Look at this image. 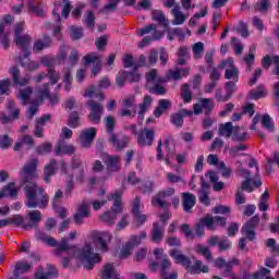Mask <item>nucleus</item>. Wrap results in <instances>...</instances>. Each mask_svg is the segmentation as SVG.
Returning a JSON list of instances; mask_svg holds the SVG:
<instances>
[{"mask_svg":"<svg viewBox=\"0 0 279 279\" xmlns=\"http://www.w3.org/2000/svg\"><path fill=\"white\" fill-rule=\"evenodd\" d=\"M52 147L51 143L41 144L36 148V154L38 156H45V154L51 153Z\"/></svg>","mask_w":279,"mask_h":279,"instance_id":"59","label":"nucleus"},{"mask_svg":"<svg viewBox=\"0 0 279 279\" xmlns=\"http://www.w3.org/2000/svg\"><path fill=\"white\" fill-rule=\"evenodd\" d=\"M34 94V87L27 86L23 89H20V93L17 95L19 99H21L23 106H27V102L29 101V97Z\"/></svg>","mask_w":279,"mask_h":279,"instance_id":"42","label":"nucleus"},{"mask_svg":"<svg viewBox=\"0 0 279 279\" xmlns=\"http://www.w3.org/2000/svg\"><path fill=\"white\" fill-rule=\"evenodd\" d=\"M258 223H260V217L255 215L242 227V233L245 234L248 241H254L256 239V232L254 230H256Z\"/></svg>","mask_w":279,"mask_h":279,"instance_id":"15","label":"nucleus"},{"mask_svg":"<svg viewBox=\"0 0 279 279\" xmlns=\"http://www.w3.org/2000/svg\"><path fill=\"white\" fill-rule=\"evenodd\" d=\"M234 132V126H232V122H226L221 124L219 128L220 136H226V138H230Z\"/></svg>","mask_w":279,"mask_h":279,"instance_id":"47","label":"nucleus"},{"mask_svg":"<svg viewBox=\"0 0 279 279\" xmlns=\"http://www.w3.org/2000/svg\"><path fill=\"white\" fill-rule=\"evenodd\" d=\"M175 193L174 187H168L167 190L159 192L156 196L153 197V206H158L159 208H169L171 203L167 202L171 195Z\"/></svg>","mask_w":279,"mask_h":279,"instance_id":"8","label":"nucleus"},{"mask_svg":"<svg viewBox=\"0 0 279 279\" xmlns=\"http://www.w3.org/2000/svg\"><path fill=\"white\" fill-rule=\"evenodd\" d=\"M101 158L106 167L107 175H112V173L121 171V157L105 154Z\"/></svg>","mask_w":279,"mask_h":279,"instance_id":"5","label":"nucleus"},{"mask_svg":"<svg viewBox=\"0 0 279 279\" xmlns=\"http://www.w3.org/2000/svg\"><path fill=\"white\" fill-rule=\"evenodd\" d=\"M251 99H263V97H267V89L265 85H258L257 88L252 89L250 92Z\"/></svg>","mask_w":279,"mask_h":279,"instance_id":"45","label":"nucleus"},{"mask_svg":"<svg viewBox=\"0 0 279 279\" xmlns=\"http://www.w3.org/2000/svg\"><path fill=\"white\" fill-rule=\"evenodd\" d=\"M84 60V64H94L93 69H92V75L94 77H97V75H99V73L101 72V56H98L95 52H92L87 56H85L83 58Z\"/></svg>","mask_w":279,"mask_h":279,"instance_id":"17","label":"nucleus"},{"mask_svg":"<svg viewBox=\"0 0 279 279\" xmlns=\"http://www.w3.org/2000/svg\"><path fill=\"white\" fill-rule=\"evenodd\" d=\"M12 143H14V140H12L10 135H0V149H10V147H12Z\"/></svg>","mask_w":279,"mask_h":279,"instance_id":"54","label":"nucleus"},{"mask_svg":"<svg viewBox=\"0 0 279 279\" xmlns=\"http://www.w3.org/2000/svg\"><path fill=\"white\" fill-rule=\"evenodd\" d=\"M165 239V225H160V222H154L153 229L150 232V241L153 243H162Z\"/></svg>","mask_w":279,"mask_h":279,"instance_id":"22","label":"nucleus"},{"mask_svg":"<svg viewBox=\"0 0 279 279\" xmlns=\"http://www.w3.org/2000/svg\"><path fill=\"white\" fill-rule=\"evenodd\" d=\"M167 82H169V76L158 78V81L149 87V93H153V95H167V88L162 86V84Z\"/></svg>","mask_w":279,"mask_h":279,"instance_id":"31","label":"nucleus"},{"mask_svg":"<svg viewBox=\"0 0 279 279\" xmlns=\"http://www.w3.org/2000/svg\"><path fill=\"white\" fill-rule=\"evenodd\" d=\"M218 169L221 171L222 178H230V175H232V168L227 167L223 161L218 163Z\"/></svg>","mask_w":279,"mask_h":279,"instance_id":"62","label":"nucleus"},{"mask_svg":"<svg viewBox=\"0 0 279 279\" xmlns=\"http://www.w3.org/2000/svg\"><path fill=\"white\" fill-rule=\"evenodd\" d=\"M154 138H156V133L148 128L142 129L136 136L140 147H151L154 145Z\"/></svg>","mask_w":279,"mask_h":279,"instance_id":"12","label":"nucleus"},{"mask_svg":"<svg viewBox=\"0 0 279 279\" xmlns=\"http://www.w3.org/2000/svg\"><path fill=\"white\" fill-rule=\"evenodd\" d=\"M262 128L267 130L268 132H275L276 126L274 125V120H271V117L268 113H265L262 117Z\"/></svg>","mask_w":279,"mask_h":279,"instance_id":"49","label":"nucleus"},{"mask_svg":"<svg viewBox=\"0 0 279 279\" xmlns=\"http://www.w3.org/2000/svg\"><path fill=\"white\" fill-rule=\"evenodd\" d=\"M193 53H194L195 60H199V58H202V53H204V43L198 41L194 44Z\"/></svg>","mask_w":279,"mask_h":279,"instance_id":"61","label":"nucleus"},{"mask_svg":"<svg viewBox=\"0 0 279 279\" xmlns=\"http://www.w3.org/2000/svg\"><path fill=\"white\" fill-rule=\"evenodd\" d=\"M169 255L175 260L178 265L185 267V269H187V271L192 275L208 274L209 271L208 266H204V263H202L199 259H197L194 265L191 266V257L182 254V251L179 248H171L169 251Z\"/></svg>","mask_w":279,"mask_h":279,"instance_id":"3","label":"nucleus"},{"mask_svg":"<svg viewBox=\"0 0 279 279\" xmlns=\"http://www.w3.org/2000/svg\"><path fill=\"white\" fill-rule=\"evenodd\" d=\"M218 69H227L225 72L226 80H234V82H239V68L234 66V60L229 58L222 61Z\"/></svg>","mask_w":279,"mask_h":279,"instance_id":"13","label":"nucleus"},{"mask_svg":"<svg viewBox=\"0 0 279 279\" xmlns=\"http://www.w3.org/2000/svg\"><path fill=\"white\" fill-rule=\"evenodd\" d=\"M169 271H171V260L169 257H163L160 262V276L166 277L169 276Z\"/></svg>","mask_w":279,"mask_h":279,"instance_id":"50","label":"nucleus"},{"mask_svg":"<svg viewBox=\"0 0 279 279\" xmlns=\"http://www.w3.org/2000/svg\"><path fill=\"white\" fill-rule=\"evenodd\" d=\"M52 40L51 37L48 35H44L43 39H38L33 45V51L34 53H40L43 49H49L51 47Z\"/></svg>","mask_w":279,"mask_h":279,"instance_id":"28","label":"nucleus"},{"mask_svg":"<svg viewBox=\"0 0 279 279\" xmlns=\"http://www.w3.org/2000/svg\"><path fill=\"white\" fill-rule=\"evenodd\" d=\"M56 171H58V161L51 159L44 168V181L47 183L51 182V177L56 175Z\"/></svg>","mask_w":279,"mask_h":279,"instance_id":"29","label":"nucleus"},{"mask_svg":"<svg viewBox=\"0 0 279 279\" xmlns=\"http://www.w3.org/2000/svg\"><path fill=\"white\" fill-rule=\"evenodd\" d=\"M175 193L174 187H168L167 190L159 192L156 196L153 197V206H158L159 208H169L171 203L167 202L171 195Z\"/></svg>","mask_w":279,"mask_h":279,"instance_id":"7","label":"nucleus"},{"mask_svg":"<svg viewBox=\"0 0 279 279\" xmlns=\"http://www.w3.org/2000/svg\"><path fill=\"white\" fill-rule=\"evenodd\" d=\"M166 243L169 247H182V241L178 236H168Z\"/></svg>","mask_w":279,"mask_h":279,"instance_id":"64","label":"nucleus"},{"mask_svg":"<svg viewBox=\"0 0 279 279\" xmlns=\"http://www.w3.org/2000/svg\"><path fill=\"white\" fill-rule=\"evenodd\" d=\"M62 252H68L66 256L61 260V265L64 269L69 267L71 256H76L78 260L85 263L84 269L89 271L95 268L96 263L101 262V255H99V253H95V245L93 242L86 243L83 248H77V246L69 243V239L62 238L58 247L53 250V254L54 256L60 257L62 256Z\"/></svg>","mask_w":279,"mask_h":279,"instance_id":"2","label":"nucleus"},{"mask_svg":"<svg viewBox=\"0 0 279 279\" xmlns=\"http://www.w3.org/2000/svg\"><path fill=\"white\" fill-rule=\"evenodd\" d=\"M27 217L29 218V222L23 225L24 230H32V228H36V226L43 221V214L40 210H33L27 214Z\"/></svg>","mask_w":279,"mask_h":279,"instance_id":"24","label":"nucleus"},{"mask_svg":"<svg viewBox=\"0 0 279 279\" xmlns=\"http://www.w3.org/2000/svg\"><path fill=\"white\" fill-rule=\"evenodd\" d=\"M189 73H191V69L189 68L178 69L175 71L170 70L166 77H169V80H171L172 77L174 81H179L182 80V77H186Z\"/></svg>","mask_w":279,"mask_h":279,"instance_id":"39","label":"nucleus"},{"mask_svg":"<svg viewBox=\"0 0 279 279\" xmlns=\"http://www.w3.org/2000/svg\"><path fill=\"white\" fill-rule=\"evenodd\" d=\"M175 193L174 187H168L167 190L159 192L156 196L153 197V206H158L159 208H169L171 203L167 202L171 195Z\"/></svg>","mask_w":279,"mask_h":279,"instance_id":"9","label":"nucleus"},{"mask_svg":"<svg viewBox=\"0 0 279 279\" xmlns=\"http://www.w3.org/2000/svg\"><path fill=\"white\" fill-rule=\"evenodd\" d=\"M86 106L89 108L90 112L88 114V119L90 123H101V117L104 116V105L97 102L96 100H88Z\"/></svg>","mask_w":279,"mask_h":279,"instance_id":"6","label":"nucleus"},{"mask_svg":"<svg viewBox=\"0 0 279 279\" xmlns=\"http://www.w3.org/2000/svg\"><path fill=\"white\" fill-rule=\"evenodd\" d=\"M28 10L29 12H33V14H36V16H39L43 19L45 16V10H43V2H34V0H28Z\"/></svg>","mask_w":279,"mask_h":279,"instance_id":"38","label":"nucleus"},{"mask_svg":"<svg viewBox=\"0 0 279 279\" xmlns=\"http://www.w3.org/2000/svg\"><path fill=\"white\" fill-rule=\"evenodd\" d=\"M171 106H173V102L169 99H160L158 101V106L155 108L154 116L156 119H160L165 112H169L171 110Z\"/></svg>","mask_w":279,"mask_h":279,"instance_id":"26","label":"nucleus"},{"mask_svg":"<svg viewBox=\"0 0 279 279\" xmlns=\"http://www.w3.org/2000/svg\"><path fill=\"white\" fill-rule=\"evenodd\" d=\"M236 265H239V259H236V258L227 262L225 267H223V269H225L223 272H222L223 278H227V276L230 277V274H234V272H232V269Z\"/></svg>","mask_w":279,"mask_h":279,"instance_id":"52","label":"nucleus"},{"mask_svg":"<svg viewBox=\"0 0 279 279\" xmlns=\"http://www.w3.org/2000/svg\"><path fill=\"white\" fill-rule=\"evenodd\" d=\"M153 101H154V98H151V96L149 95H146L144 96L143 102L138 105L140 111H138L137 120L140 121V123H143V119H145V112L149 110V107L151 106Z\"/></svg>","mask_w":279,"mask_h":279,"instance_id":"32","label":"nucleus"},{"mask_svg":"<svg viewBox=\"0 0 279 279\" xmlns=\"http://www.w3.org/2000/svg\"><path fill=\"white\" fill-rule=\"evenodd\" d=\"M151 19L162 27H169V20L165 16V12L160 10H154L151 12Z\"/></svg>","mask_w":279,"mask_h":279,"instance_id":"37","label":"nucleus"},{"mask_svg":"<svg viewBox=\"0 0 279 279\" xmlns=\"http://www.w3.org/2000/svg\"><path fill=\"white\" fill-rule=\"evenodd\" d=\"M83 23L87 27V29H93L95 27V13L93 11H87L84 16Z\"/></svg>","mask_w":279,"mask_h":279,"instance_id":"51","label":"nucleus"},{"mask_svg":"<svg viewBox=\"0 0 279 279\" xmlns=\"http://www.w3.org/2000/svg\"><path fill=\"white\" fill-rule=\"evenodd\" d=\"M111 199L114 201L111 211H105L104 215L100 216V221L110 227L117 223V215H121V213H123V207L121 206V194L114 193L109 195L108 202H111Z\"/></svg>","mask_w":279,"mask_h":279,"instance_id":"4","label":"nucleus"},{"mask_svg":"<svg viewBox=\"0 0 279 279\" xmlns=\"http://www.w3.org/2000/svg\"><path fill=\"white\" fill-rule=\"evenodd\" d=\"M87 217H90V208L86 203H83L78 206L77 213L74 214V223H76V226H82L84 219Z\"/></svg>","mask_w":279,"mask_h":279,"instance_id":"23","label":"nucleus"},{"mask_svg":"<svg viewBox=\"0 0 279 279\" xmlns=\"http://www.w3.org/2000/svg\"><path fill=\"white\" fill-rule=\"evenodd\" d=\"M247 149V145L239 144L229 149L230 156L236 158V156H245V154H239V151H245Z\"/></svg>","mask_w":279,"mask_h":279,"instance_id":"56","label":"nucleus"},{"mask_svg":"<svg viewBox=\"0 0 279 279\" xmlns=\"http://www.w3.org/2000/svg\"><path fill=\"white\" fill-rule=\"evenodd\" d=\"M195 252H197L201 256H204L207 263H213V252H210L208 246H205L204 244H197L195 246Z\"/></svg>","mask_w":279,"mask_h":279,"instance_id":"41","label":"nucleus"},{"mask_svg":"<svg viewBox=\"0 0 279 279\" xmlns=\"http://www.w3.org/2000/svg\"><path fill=\"white\" fill-rule=\"evenodd\" d=\"M43 104V97H36L31 101V107L27 110V118L34 119V116L38 112V106Z\"/></svg>","mask_w":279,"mask_h":279,"instance_id":"43","label":"nucleus"},{"mask_svg":"<svg viewBox=\"0 0 279 279\" xmlns=\"http://www.w3.org/2000/svg\"><path fill=\"white\" fill-rule=\"evenodd\" d=\"M181 99L185 102V104H191V101H193V92H191V88L189 87V84H183L181 86Z\"/></svg>","mask_w":279,"mask_h":279,"instance_id":"44","label":"nucleus"},{"mask_svg":"<svg viewBox=\"0 0 279 279\" xmlns=\"http://www.w3.org/2000/svg\"><path fill=\"white\" fill-rule=\"evenodd\" d=\"M269 5H271V2L269 0H259L255 5L256 12H269Z\"/></svg>","mask_w":279,"mask_h":279,"instance_id":"57","label":"nucleus"},{"mask_svg":"<svg viewBox=\"0 0 279 279\" xmlns=\"http://www.w3.org/2000/svg\"><path fill=\"white\" fill-rule=\"evenodd\" d=\"M198 223H201L203 228H207V230H217V226L215 225V217H213V215H206L202 217Z\"/></svg>","mask_w":279,"mask_h":279,"instance_id":"40","label":"nucleus"},{"mask_svg":"<svg viewBox=\"0 0 279 279\" xmlns=\"http://www.w3.org/2000/svg\"><path fill=\"white\" fill-rule=\"evenodd\" d=\"M97 136V129L89 128L81 131L77 143L83 149H88L93 145V141Z\"/></svg>","mask_w":279,"mask_h":279,"instance_id":"10","label":"nucleus"},{"mask_svg":"<svg viewBox=\"0 0 279 279\" xmlns=\"http://www.w3.org/2000/svg\"><path fill=\"white\" fill-rule=\"evenodd\" d=\"M13 43L24 51L25 56H32V52L29 51V47L32 46V36L27 34L17 35L16 37H13Z\"/></svg>","mask_w":279,"mask_h":279,"instance_id":"18","label":"nucleus"},{"mask_svg":"<svg viewBox=\"0 0 279 279\" xmlns=\"http://www.w3.org/2000/svg\"><path fill=\"white\" fill-rule=\"evenodd\" d=\"M17 61L20 62L21 66L31 72L37 71V69L40 66V63L29 60V56H25V53L24 56H19Z\"/></svg>","mask_w":279,"mask_h":279,"instance_id":"27","label":"nucleus"},{"mask_svg":"<svg viewBox=\"0 0 279 279\" xmlns=\"http://www.w3.org/2000/svg\"><path fill=\"white\" fill-rule=\"evenodd\" d=\"M47 272H44L43 270H38L35 274V279H51L52 276H58V270H56V266L48 264L47 265Z\"/></svg>","mask_w":279,"mask_h":279,"instance_id":"35","label":"nucleus"},{"mask_svg":"<svg viewBox=\"0 0 279 279\" xmlns=\"http://www.w3.org/2000/svg\"><path fill=\"white\" fill-rule=\"evenodd\" d=\"M143 239H147V232L145 231H142L140 235H131L126 243L134 248L141 245Z\"/></svg>","mask_w":279,"mask_h":279,"instance_id":"48","label":"nucleus"},{"mask_svg":"<svg viewBox=\"0 0 279 279\" xmlns=\"http://www.w3.org/2000/svg\"><path fill=\"white\" fill-rule=\"evenodd\" d=\"M36 239L37 241H43V243H46V245H49V247H58L60 245V242H58V240H56L54 238H51L49 235H47V233H43L40 231H38L36 233Z\"/></svg>","mask_w":279,"mask_h":279,"instance_id":"34","label":"nucleus"},{"mask_svg":"<svg viewBox=\"0 0 279 279\" xmlns=\"http://www.w3.org/2000/svg\"><path fill=\"white\" fill-rule=\"evenodd\" d=\"M125 82H128V71H120L116 76V84L119 88H123L125 86Z\"/></svg>","mask_w":279,"mask_h":279,"instance_id":"58","label":"nucleus"},{"mask_svg":"<svg viewBox=\"0 0 279 279\" xmlns=\"http://www.w3.org/2000/svg\"><path fill=\"white\" fill-rule=\"evenodd\" d=\"M70 36L72 40H80L84 36V29L80 26L72 25L70 27Z\"/></svg>","mask_w":279,"mask_h":279,"instance_id":"53","label":"nucleus"},{"mask_svg":"<svg viewBox=\"0 0 279 279\" xmlns=\"http://www.w3.org/2000/svg\"><path fill=\"white\" fill-rule=\"evenodd\" d=\"M76 148L75 146H73V144H64V141H59L56 145H54V154L56 156H73V154H75Z\"/></svg>","mask_w":279,"mask_h":279,"instance_id":"21","label":"nucleus"},{"mask_svg":"<svg viewBox=\"0 0 279 279\" xmlns=\"http://www.w3.org/2000/svg\"><path fill=\"white\" fill-rule=\"evenodd\" d=\"M105 128L107 130V134L110 136L114 135V129L117 128V120L112 116H108L105 118Z\"/></svg>","mask_w":279,"mask_h":279,"instance_id":"46","label":"nucleus"},{"mask_svg":"<svg viewBox=\"0 0 279 279\" xmlns=\"http://www.w3.org/2000/svg\"><path fill=\"white\" fill-rule=\"evenodd\" d=\"M177 56L179 58L177 64L180 66H184V64H186V60L191 59V54L189 53V48L186 46L180 47L177 51Z\"/></svg>","mask_w":279,"mask_h":279,"instance_id":"36","label":"nucleus"},{"mask_svg":"<svg viewBox=\"0 0 279 279\" xmlns=\"http://www.w3.org/2000/svg\"><path fill=\"white\" fill-rule=\"evenodd\" d=\"M36 167H38V159H31L20 170L19 180L21 184L25 185L27 208H46L49 206V195L45 189L34 182L37 178Z\"/></svg>","mask_w":279,"mask_h":279,"instance_id":"1","label":"nucleus"},{"mask_svg":"<svg viewBox=\"0 0 279 279\" xmlns=\"http://www.w3.org/2000/svg\"><path fill=\"white\" fill-rule=\"evenodd\" d=\"M19 195V189L16 187V183L10 182L9 184L4 185L0 191V199L3 197H16Z\"/></svg>","mask_w":279,"mask_h":279,"instance_id":"33","label":"nucleus"},{"mask_svg":"<svg viewBox=\"0 0 279 279\" xmlns=\"http://www.w3.org/2000/svg\"><path fill=\"white\" fill-rule=\"evenodd\" d=\"M92 239L94 243H98V245H100L101 252H108V243L112 241V234L108 231H94L92 233Z\"/></svg>","mask_w":279,"mask_h":279,"instance_id":"14","label":"nucleus"},{"mask_svg":"<svg viewBox=\"0 0 279 279\" xmlns=\"http://www.w3.org/2000/svg\"><path fill=\"white\" fill-rule=\"evenodd\" d=\"M108 142L117 151H123L128 145H130V137L128 135H122L121 138L117 134L110 135Z\"/></svg>","mask_w":279,"mask_h":279,"instance_id":"19","label":"nucleus"},{"mask_svg":"<svg viewBox=\"0 0 279 279\" xmlns=\"http://www.w3.org/2000/svg\"><path fill=\"white\" fill-rule=\"evenodd\" d=\"M184 117H193V111L180 109L177 113L170 116V123L177 128H182L184 125Z\"/></svg>","mask_w":279,"mask_h":279,"instance_id":"20","label":"nucleus"},{"mask_svg":"<svg viewBox=\"0 0 279 279\" xmlns=\"http://www.w3.org/2000/svg\"><path fill=\"white\" fill-rule=\"evenodd\" d=\"M9 74L15 86H27V84H29V82L32 81V76L29 75L21 77V69L19 68V65H12L9 69Z\"/></svg>","mask_w":279,"mask_h":279,"instance_id":"16","label":"nucleus"},{"mask_svg":"<svg viewBox=\"0 0 279 279\" xmlns=\"http://www.w3.org/2000/svg\"><path fill=\"white\" fill-rule=\"evenodd\" d=\"M69 128H80V113L77 111H72L68 121Z\"/></svg>","mask_w":279,"mask_h":279,"instance_id":"55","label":"nucleus"},{"mask_svg":"<svg viewBox=\"0 0 279 279\" xmlns=\"http://www.w3.org/2000/svg\"><path fill=\"white\" fill-rule=\"evenodd\" d=\"M143 205L141 204V197L136 196L131 204V211L137 228H141L145 221H147V215L141 213Z\"/></svg>","mask_w":279,"mask_h":279,"instance_id":"11","label":"nucleus"},{"mask_svg":"<svg viewBox=\"0 0 279 279\" xmlns=\"http://www.w3.org/2000/svg\"><path fill=\"white\" fill-rule=\"evenodd\" d=\"M269 274H271V270L267 268H262L257 272H255V279H276L269 276Z\"/></svg>","mask_w":279,"mask_h":279,"instance_id":"63","label":"nucleus"},{"mask_svg":"<svg viewBox=\"0 0 279 279\" xmlns=\"http://www.w3.org/2000/svg\"><path fill=\"white\" fill-rule=\"evenodd\" d=\"M10 86H12V82L10 81V78L0 81V96L8 95V92L10 90ZM0 104H1V98H0Z\"/></svg>","mask_w":279,"mask_h":279,"instance_id":"60","label":"nucleus"},{"mask_svg":"<svg viewBox=\"0 0 279 279\" xmlns=\"http://www.w3.org/2000/svg\"><path fill=\"white\" fill-rule=\"evenodd\" d=\"M171 14L173 16L172 25H184L186 22V16L182 12V7L180 4H175L171 10Z\"/></svg>","mask_w":279,"mask_h":279,"instance_id":"30","label":"nucleus"},{"mask_svg":"<svg viewBox=\"0 0 279 279\" xmlns=\"http://www.w3.org/2000/svg\"><path fill=\"white\" fill-rule=\"evenodd\" d=\"M196 202L197 197H195V194H191L190 192L182 193V206L185 213H191V209L195 206Z\"/></svg>","mask_w":279,"mask_h":279,"instance_id":"25","label":"nucleus"}]
</instances>
